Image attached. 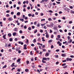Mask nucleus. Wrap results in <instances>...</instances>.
I'll return each mask as SVG.
<instances>
[{
    "mask_svg": "<svg viewBox=\"0 0 74 74\" xmlns=\"http://www.w3.org/2000/svg\"><path fill=\"white\" fill-rule=\"evenodd\" d=\"M49 58H42V60H46V61H47V60H49Z\"/></svg>",
    "mask_w": 74,
    "mask_h": 74,
    "instance_id": "1",
    "label": "nucleus"
},
{
    "mask_svg": "<svg viewBox=\"0 0 74 74\" xmlns=\"http://www.w3.org/2000/svg\"><path fill=\"white\" fill-rule=\"evenodd\" d=\"M66 60L67 61H71V60H72V59L68 58H66Z\"/></svg>",
    "mask_w": 74,
    "mask_h": 74,
    "instance_id": "2",
    "label": "nucleus"
},
{
    "mask_svg": "<svg viewBox=\"0 0 74 74\" xmlns=\"http://www.w3.org/2000/svg\"><path fill=\"white\" fill-rule=\"evenodd\" d=\"M24 48H23V49H27V48L26 47H27V45H26L25 44L24 45Z\"/></svg>",
    "mask_w": 74,
    "mask_h": 74,
    "instance_id": "3",
    "label": "nucleus"
},
{
    "mask_svg": "<svg viewBox=\"0 0 74 74\" xmlns=\"http://www.w3.org/2000/svg\"><path fill=\"white\" fill-rule=\"evenodd\" d=\"M50 25L51 27H53V23H51Z\"/></svg>",
    "mask_w": 74,
    "mask_h": 74,
    "instance_id": "4",
    "label": "nucleus"
},
{
    "mask_svg": "<svg viewBox=\"0 0 74 74\" xmlns=\"http://www.w3.org/2000/svg\"><path fill=\"white\" fill-rule=\"evenodd\" d=\"M18 30V28H15L14 29V32H17Z\"/></svg>",
    "mask_w": 74,
    "mask_h": 74,
    "instance_id": "5",
    "label": "nucleus"
},
{
    "mask_svg": "<svg viewBox=\"0 0 74 74\" xmlns=\"http://www.w3.org/2000/svg\"><path fill=\"white\" fill-rule=\"evenodd\" d=\"M64 10H65L67 11H70V10L68 8H64Z\"/></svg>",
    "mask_w": 74,
    "mask_h": 74,
    "instance_id": "6",
    "label": "nucleus"
},
{
    "mask_svg": "<svg viewBox=\"0 0 74 74\" xmlns=\"http://www.w3.org/2000/svg\"><path fill=\"white\" fill-rule=\"evenodd\" d=\"M8 20L9 21H12V17H10Z\"/></svg>",
    "mask_w": 74,
    "mask_h": 74,
    "instance_id": "7",
    "label": "nucleus"
},
{
    "mask_svg": "<svg viewBox=\"0 0 74 74\" xmlns=\"http://www.w3.org/2000/svg\"><path fill=\"white\" fill-rule=\"evenodd\" d=\"M68 41H69V42H69V43H71V42H72V39H69V40Z\"/></svg>",
    "mask_w": 74,
    "mask_h": 74,
    "instance_id": "8",
    "label": "nucleus"
},
{
    "mask_svg": "<svg viewBox=\"0 0 74 74\" xmlns=\"http://www.w3.org/2000/svg\"><path fill=\"white\" fill-rule=\"evenodd\" d=\"M46 37L47 38H49V34H48L47 35H46Z\"/></svg>",
    "mask_w": 74,
    "mask_h": 74,
    "instance_id": "9",
    "label": "nucleus"
},
{
    "mask_svg": "<svg viewBox=\"0 0 74 74\" xmlns=\"http://www.w3.org/2000/svg\"><path fill=\"white\" fill-rule=\"evenodd\" d=\"M21 61V59L20 58H19L17 60V62H19Z\"/></svg>",
    "mask_w": 74,
    "mask_h": 74,
    "instance_id": "10",
    "label": "nucleus"
},
{
    "mask_svg": "<svg viewBox=\"0 0 74 74\" xmlns=\"http://www.w3.org/2000/svg\"><path fill=\"white\" fill-rule=\"evenodd\" d=\"M16 32H14L13 33V35L14 36H15V35H16Z\"/></svg>",
    "mask_w": 74,
    "mask_h": 74,
    "instance_id": "11",
    "label": "nucleus"
},
{
    "mask_svg": "<svg viewBox=\"0 0 74 74\" xmlns=\"http://www.w3.org/2000/svg\"><path fill=\"white\" fill-rule=\"evenodd\" d=\"M8 36H9V37H11V34L10 33L8 34Z\"/></svg>",
    "mask_w": 74,
    "mask_h": 74,
    "instance_id": "12",
    "label": "nucleus"
},
{
    "mask_svg": "<svg viewBox=\"0 0 74 74\" xmlns=\"http://www.w3.org/2000/svg\"><path fill=\"white\" fill-rule=\"evenodd\" d=\"M42 62L43 63H46V61H44V60H42Z\"/></svg>",
    "mask_w": 74,
    "mask_h": 74,
    "instance_id": "13",
    "label": "nucleus"
},
{
    "mask_svg": "<svg viewBox=\"0 0 74 74\" xmlns=\"http://www.w3.org/2000/svg\"><path fill=\"white\" fill-rule=\"evenodd\" d=\"M71 14H74V11L71 10Z\"/></svg>",
    "mask_w": 74,
    "mask_h": 74,
    "instance_id": "14",
    "label": "nucleus"
},
{
    "mask_svg": "<svg viewBox=\"0 0 74 74\" xmlns=\"http://www.w3.org/2000/svg\"><path fill=\"white\" fill-rule=\"evenodd\" d=\"M25 71L26 72H28L29 71V70L27 69H26Z\"/></svg>",
    "mask_w": 74,
    "mask_h": 74,
    "instance_id": "15",
    "label": "nucleus"
},
{
    "mask_svg": "<svg viewBox=\"0 0 74 74\" xmlns=\"http://www.w3.org/2000/svg\"><path fill=\"white\" fill-rule=\"evenodd\" d=\"M44 37L42 38V41H45V40H44Z\"/></svg>",
    "mask_w": 74,
    "mask_h": 74,
    "instance_id": "16",
    "label": "nucleus"
},
{
    "mask_svg": "<svg viewBox=\"0 0 74 74\" xmlns=\"http://www.w3.org/2000/svg\"><path fill=\"white\" fill-rule=\"evenodd\" d=\"M13 39L12 38H10L9 39V41H12Z\"/></svg>",
    "mask_w": 74,
    "mask_h": 74,
    "instance_id": "17",
    "label": "nucleus"
},
{
    "mask_svg": "<svg viewBox=\"0 0 74 74\" xmlns=\"http://www.w3.org/2000/svg\"><path fill=\"white\" fill-rule=\"evenodd\" d=\"M52 42V40H49L48 42Z\"/></svg>",
    "mask_w": 74,
    "mask_h": 74,
    "instance_id": "18",
    "label": "nucleus"
},
{
    "mask_svg": "<svg viewBox=\"0 0 74 74\" xmlns=\"http://www.w3.org/2000/svg\"><path fill=\"white\" fill-rule=\"evenodd\" d=\"M20 21H21L22 22H23V21H24V20L23 18L20 19Z\"/></svg>",
    "mask_w": 74,
    "mask_h": 74,
    "instance_id": "19",
    "label": "nucleus"
},
{
    "mask_svg": "<svg viewBox=\"0 0 74 74\" xmlns=\"http://www.w3.org/2000/svg\"><path fill=\"white\" fill-rule=\"evenodd\" d=\"M62 62H67V60H62Z\"/></svg>",
    "mask_w": 74,
    "mask_h": 74,
    "instance_id": "20",
    "label": "nucleus"
},
{
    "mask_svg": "<svg viewBox=\"0 0 74 74\" xmlns=\"http://www.w3.org/2000/svg\"><path fill=\"white\" fill-rule=\"evenodd\" d=\"M20 14L21 13H20V12H18L17 13V15H20Z\"/></svg>",
    "mask_w": 74,
    "mask_h": 74,
    "instance_id": "21",
    "label": "nucleus"
},
{
    "mask_svg": "<svg viewBox=\"0 0 74 74\" xmlns=\"http://www.w3.org/2000/svg\"><path fill=\"white\" fill-rule=\"evenodd\" d=\"M48 20L50 21H52V19L51 18H49Z\"/></svg>",
    "mask_w": 74,
    "mask_h": 74,
    "instance_id": "22",
    "label": "nucleus"
},
{
    "mask_svg": "<svg viewBox=\"0 0 74 74\" xmlns=\"http://www.w3.org/2000/svg\"><path fill=\"white\" fill-rule=\"evenodd\" d=\"M6 67H7V65H5L3 67V69H4Z\"/></svg>",
    "mask_w": 74,
    "mask_h": 74,
    "instance_id": "23",
    "label": "nucleus"
},
{
    "mask_svg": "<svg viewBox=\"0 0 74 74\" xmlns=\"http://www.w3.org/2000/svg\"><path fill=\"white\" fill-rule=\"evenodd\" d=\"M68 40H70L71 39H70V36H68Z\"/></svg>",
    "mask_w": 74,
    "mask_h": 74,
    "instance_id": "24",
    "label": "nucleus"
},
{
    "mask_svg": "<svg viewBox=\"0 0 74 74\" xmlns=\"http://www.w3.org/2000/svg\"><path fill=\"white\" fill-rule=\"evenodd\" d=\"M11 67H12L13 66H14V63H13L11 66Z\"/></svg>",
    "mask_w": 74,
    "mask_h": 74,
    "instance_id": "25",
    "label": "nucleus"
},
{
    "mask_svg": "<svg viewBox=\"0 0 74 74\" xmlns=\"http://www.w3.org/2000/svg\"><path fill=\"white\" fill-rule=\"evenodd\" d=\"M67 65H66V66H63V68L64 69H66V68H67Z\"/></svg>",
    "mask_w": 74,
    "mask_h": 74,
    "instance_id": "26",
    "label": "nucleus"
},
{
    "mask_svg": "<svg viewBox=\"0 0 74 74\" xmlns=\"http://www.w3.org/2000/svg\"><path fill=\"white\" fill-rule=\"evenodd\" d=\"M66 65V63H64V64H63L62 66H65V65Z\"/></svg>",
    "mask_w": 74,
    "mask_h": 74,
    "instance_id": "27",
    "label": "nucleus"
},
{
    "mask_svg": "<svg viewBox=\"0 0 74 74\" xmlns=\"http://www.w3.org/2000/svg\"><path fill=\"white\" fill-rule=\"evenodd\" d=\"M46 26H47V27H51V25H50L47 24L46 25Z\"/></svg>",
    "mask_w": 74,
    "mask_h": 74,
    "instance_id": "28",
    "label": "nucleus"
},
{
    "mask_svg": "<svg viewBox=\"0 0 74 74\" xmlns=\"http://www.w3.org/2000/svg\"><path fill=\"white\" fill-rule=\"evenodd\" d=\"M31 29H32V28H31V27H29L28 28V29L29 30H31Z\"/></svg>",
    "mask_w": 74,
    "mask_h": 74,
    "instance_id": "29",
    "label": "nucleus"
},
{
    "mask_svg": "<svg viewBox=\"0 0 74 74\" xmlns=\"http://www.w3.org/2000/svg\"><path fill=\"white\" fill-rule=\"evenodd\" d=\"M36 32H37V30L36 29L34 31V33H36Z\"/></svg>",
    "mask_w": 74,
    "mask_h": 74,
    "instance_id": "30",
    "label": "nucleus"
},
{
    "mask_svg": "<svg viewBox=\"0 0 74 74\" xmlns=\"http://www.w3.org/2000/svg\"><path fill=\"white\" fill-rule=\"evenodd\" d=\"M58 38H60V35H58L57 36Z\"/></svg>",
    "mask_w": 74,
    "mask_h": 74,
    "instance_id": "31",
    "label": "nucleus"
},
{
    "mask_svg": "<svg viewBox=\"0 0 74 74\" xmlns=\"http://www.w3.org/2000/svg\"><path fill=\"white\" fill-rule=\"evenodd\" d=\"M28 15L29 16H32V14H28Z\"/></svg>",
    "mask_w": 74,
    "mask_h": 74,
    "instance_id": "32",
    "label": "nucleus"
},
{
    "mask_svg": "<svg viewBox=\"0 0 74 74\" xmlns=\"http://www.w3.org/2000/svg\"><path fill=\"white\" fill-rule=\"evenodd\" d=\"M24 29H27V27H26V26L25 25L24 27Z\"/></svg>",
    "mask_w": 74,
    "mask_h": 74,
    "instance_id": "33",
    "label": "nucleus"
},
{
    "mask_svg": "<svg viewBox=\"0 0 74 74\" xmlns=\"http://www.w3.org/2000/svg\"><path fill=\"white\" fill-rule=\"evenodd\" d=\"M49 12H51V13H52L53 12H52L51 10H49Z\"/></svg>",
    "mask_w": 74,
    "mask_h": 74,
    "instance_id": "34",
    "label": "nucleus"
},
{
    "mask_svg": "<svg viewBox=\"0 0 74 74\" xmlns=\"http://www.w3.org/2000/svg\"><path fill=\"white\" fill-rule=\"evenodd\" d=\"M33 41L34 42H36V39H34L33 40Z\"/></svg>",
    "mask_w": 74,
    "mask_h": 74,
    "instance_id": "35",
    "label": "nucleus"
},
{
    "mask_svg": "<svg viewBox=\"0 0 74 74\" xmlns=\"http://www.w3.org/2000/svg\"><path fill=\"white\" fill-rule=\"evenodd\" d=\"M16 51H19V48H17L16 49Z\"/></svg>",
    "mask_w": 74,
    "mask_h": 74,
    "instance_id": "36",
    "label": "nucleus"
},
{
    "mask_svg": "<svg viewBox=\"0 0 74 74\" xmlns=\"http://www.w3.org/2000/svg\"><path fill=\"white\" fill-rule=\"evenodd\" d=\"M69 7H70V8H71V9H73V6H69Z\"/></svg>",
    "mask_w": 74,
    "mask_h": 74,
    "instance_id": "37",
    "label": "nucleus"
},
{
    "mask_svg": "<svg viewBox=\"0 0 74 74\" xmlns=\"http://www.w3.org/2000/svg\"><path fill=\"white\" fill-rule=\"evenodd\" d=\"M44 1H45V0H42V1H41V3H43V2H44Z\"/></svg>",
    "mask_w": 74,
    "mask_h": 74,
    "instance_id": "38",
    "label": "nucleus"
},
{
    "mask_svg": "<svg viewBox=\"0 0 74 74\" xmlns=\"http://www.w3.org/2000/svg\"><path fill=\"white\" fill-rule=\"evenodd\" d=\"M22 31L21 30H20V31H19V33H21V34H22Z\"/></svg>",
    "mask_w": 74,
    "mask_h": 74,
    "instance_id": "39",
    "label": "nucleus"
},
{
    "mask_svg": "<svg viewBox=\"0 0 74 74\" xmlns=\"http://www.w3.org/2000/svg\"><path fill=\"white\" fill-rule=\"evenodd\" d=\"M56 3H57V4H60V2H57V1H56Z\"/></svg>",
    "mask_w": 74,
    "mask_h": 74,
    "instance_id": "40",
    "label": "nucleus"
},
{
    "mask_svg": "<svg viewBox=\"0 0 74 74\" xmlns=\"http://www.w3.org/2000/svg\"><path fill=\"white\" fill-rule=\"evenodd\" d=\"M10 10H7L6 11V12H7V13H8V12H10Z\"/></svg>",
    "mask_w": 74,
    "mask_h": 74,
    "instance_id": "41",
    "label": "nucleus"
},
{
    "mask_svg": "<svg viewBox=\"0 0 74 74\" xmlns=\"http://www.w3.org/2000/svg\"><path fill=\"white\" fill-rule=\"evenodd\" d=\"M26 63L27 64H29V61H26Z\"/></svg>",
    "mask_w": 74,
    "mask_h": 74,
    "instance_id": "42",
    "label": "nucleus"
},
{
    "mask_svg": "<svg viewBox=\"0 0 74 74\" xmlns=\"http://www.w3.org/2000/svg\"><path fill=\"white\" fill-rule=\"evenodd\" d=\"M17 71H18V72H20V71H21V70L20 69H18Z\"/></svg>",
    "mask_w": 74,
    "mask_h": 74,
    "instance_id": "43",
    "label": "nucleus"
},
{
    "mask_svg": "<svg viewBox=\"0 0 74 74\" xmlns=\"http://www.w3.org/2000/svg\"><path fill=\"white\" fill-rule=\"evenodd\" d=\"M50 33H52V31L51 29L50 30Z\"/></svg>",
    "mask_w": 74,
    "mask_h": 74,
    "instance_id": "44",
    "label": "nucleus"
},
{
    "mask_svg": "<svg viewBox=\"0 0 74 74\" xmlns=\"http://www.w3.org/2000/svg\"><path fill=\"white\" fill-rule=\"evenodd\" d=\"M14 19H15V18H16V15H14Z\"/></svg>",
    "mask_w": 74,
    "mask_h": 74,
    "instance_id": "45",
    "label": "nucleus"
},
{
    "mask_svg": "<svg viewBox=\"0 0 74 74\" xmlns=\"http://www.w3.org/2000/svg\"><path fill=\"white\" fill-rule=\"evenodd\" d=\"M14 12H11V15H13V14H14Z\"/></svg>",
    "mask_w": 74,
    "mask_h": 74,
    "instance_id": "46",
    "label": "nucleus"
},
{
    "mask_svg": "<svg viewBox=\"0 0 74 74\" xmlns=\"http://www.w3.org/2000/svg\"><path fill=\"white\" fill-rule=\"evenodd\" d=\"M32 17H34V14H33L32 15H31Z\"/></svg>",
    "mask_w": 74,
    "mask_h": 74,
    "instance_id": "47",
    "label": "nucleus"
},
{
    "mask_svg": "<svg viewBox=\"0 0 74 74\" xmlns=\"http://www.w3.org/2000/svg\"><path fill=\"white\" fill-rule=\"evenodd\" d=\"M40 33H42L43 32V31L42 30H40Z\"/></svg>",
    "mask_w": 74,
    "mask_h": 74,
    "instance_id": "48",
    "label": "nucleus"
},
{
    "mask_svg": "<svg viewBox=\"0 0 74 74\" xmlns=\"http://www.w3.org/2000/svg\"><path fill=\"white\" fill-rule=\"evenodd\" d=\"M14 40L15 41H17V40H18V39H17V38H15Z\"/></svg>",
    "mask_w": 74,
    "mask_h": 74,
    "instance_id": "49",
    "label": "nucleus"
},
{
    "mask_svg": "<svg viewBox=\"0 0 74 74\" xmlns=\"http://www.w3.org/2000/svg\"><path fill=\"white\" fill-rule=\"evenodd\" d=\"M23 11L24 12H26V10L25 9V8H24L23 10Z\"/></svg>",
    "mask_w": 74,
    "mask_h": 74,
    "instance_id": "50",
    "label": "nucleus"
},
{
    "mask_svg": "<svg viewBox=\"0 0 74 74\" xmlns=\"http://www.w3.org/2000/svg\"><path fill=\"white\" fill-rule=\"evenodd\" d=\"M16 4H14L13 5V7L14 8H15L16 7Z\"/></svg>",
    "mask_w": 74,
    "mask_h": 74,
    "instance_id": "51",
    "label": "nucleus"
},
{
    "mask_svg": "<svg viewBox=\"0 0 74 74\" xmlns=\"http://www.w3.org/2000/svg\"><path fill=\"white\" fill-rule=\"evenodd\" d=\"M62 19L64 20V19H66V18H65V17H63L62 18Z\"/></svg>",
    "mask_w": 74,
    "mask_h": 74,
    "instance_id": "52",
    "label": "nucleus"
},
{
    "mask_svg": "<svg viewBox=\"0 0 74 74\" xmlns=\"http://www.w3.org/2000/svg\"><path fill=\"white\" fill-rule=\"evenodd\" d=\"M73 22H72V21H70L69 22V24H71V23H72Z\"/></svg>",
    "mask_w": 74,
    "mask_h": 74,
    "instance_id": "53",
    "label": "nucleus"
},
{
    "mask_svg": "<svg viewBox=\"0 0 74 74\" xmlns=\"http://www.w3.org/2000/svg\"><path fill=\"white\" fill-rule=\"evenodd\" d=\"M68 34H69V36H71V33L69 32L68 33Z\"/></svg>",
    "mask_w": 74,
    "mask_h": 74,
    "instance_id": "54",
    "label": "nucleus"
},
{
    "mask_svg": "<svg viewBox=\"0 0 74 74\" xmlns=\"http://www.w3.org/2000/svg\"><path fill=\"white\" fill-rule=\"evenodd\" d=\"M42 50H43V52H45V51H46V49H43Z\"/></svg>",
    "mask_w": 74,
    "mask_h": 74,
    "instance_id": "55",
    "label": "nucleus"
},
{
    "mask_svg": "<svg viewBox=\"0 0 74 74\" xmlns=\"http://www.w3.org/2000/svg\"><path fill=\"white\" fill-rule=\"evenodd\" d=\"M59 46H61L62 45V43H59Z\"/></svg>",
    "mask_w": 74,
    "mask_h": 74,
    "instance_id": "56",
    "label": "nucleus"
},
{
    "mask_svg": "<svg viewBox=\"0 0 74 74\" xmlns=\"http://www.w3.org/2000/svg\"><path fill=\"white\" fill-rule=\"evenodd\" d=\"M5 36H6V34H5L3 36V37H5Z\"/></svg>",
    "mask_w": 74,
    "mask_h": 74,
    "instance_id": "57",
    "label": "nucleus"
},
{
    "mask_svg": "<svg viewBox=\"0 0 74 74\" xmlns=\"http://www.w3.org/2000/svg\"><path fill=\"white\" fill-rule=\"evenodd\" d=\"M56 52H59V49H58L56 50Z\"/></svg>",
    "mask_w": 74,
    "mask_h": 74,
    "instance_id": "58",
    "label": "nucleus"
},
{
    "mask_svg": "<svg viewBox=\"0 0 74 74\" xmlns=\"http://www.w3.org/2000/svg\"><path fill=\"white\" fill-rule=\"evenodd\" d=\"M59 62H56V64H59Z\"/></svg>",
    "mask_w": 74,
    "mask_h": 74,
    "instance_id": "59",
    "label": "nucleus"
},
{
    "mask_svg": "<svg viewBox=\"0 0 74 74\" xmlns=\"http://www.w3.org/2000/svg\"><path fill=\"white\" fill-rule=\"evenodd\" d=\"M18 4H21V2L19 1L18 2Z\"/></svg>",
    "mask_w": 74,
    "mask_h": 74,
    "instance_id": "60",
    "label": "nucleus"
},
{
    "mask_svg": "<svg viewBox=\"0 0 74 74\" xmlns=\"http://www.w3.org/2000/svg\"><path fill=\"white\" fill-rule=\"evenodd\" d=\"M21 27H22V28L23 27V25H21Z\"/></svg>",
    "mask_w": 74,
    "mask_h": 74,
    "instance_id": "61",
    "label": "nucleus"
},
{
    "mask_svg": "<svg viewBox=\"0 0 74 74\" xmlns=\"http://www.w3.org/2000/svg\"><path fill=\"white\" fill-rule=\"evenodd\" d=\"M53 48V45H51V48Z\"/></svg>",
    "mask_w": 74,
    "mask_h": 74,
    "instance_id": "62",
    "label": "nucleus"
},
{
    "mask_svg": "<svg viewBox=\"0 0 74 74\" xmlns=\"http://www.w3.org/2000/svg\"><path fill=\"white\" fill-rule=\"evenodd\" d=\"M45 19L44 18L43 19H41V21H45Z\"/></svg>",
    "mask_w": 74,
    "mask_h": 74,
    "instance_id": "63",
    "label": "nucleus"
},
{
    "mask_svg": "<svg viewBox=\"0 0 74 74\" xmlns=\"http://www.w3.org/2000/svg\"><path fill=\"white\" fill-rule=\"evenodd\" d=\"M34 27H34V26H32V29H34Z\"/></svg>",
    "mask_w": 74,
    "mask_h": 74,
    "instance_id": "64",
    "label": "nucleus"
}]
</instances>
